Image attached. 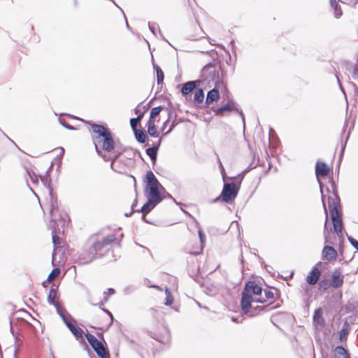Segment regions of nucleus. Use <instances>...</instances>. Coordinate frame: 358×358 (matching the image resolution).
Segmentation results:
<instances>
[{
  "mask_svg": "<svg viewBox=\"0 0 358 358\" xmlns=\"http://www.w3.org/2000/svg\"><path fill=\"white\" fill-rule=\"evenodd\" d=\"M153 287L157 288L158 290H160V291L162 290V288L159 287V286H153Z\"/></svg>",
  "mask_w": 358,
  "mask_h": 358,
  "instance_id": "09e8293b",
  "label": "nucleus"
},
{
  "mask_svg": "<svg viewBox=\"0 0 358 358\" xmlns=\"http://www.w3.org/2000/svg\"><path fill=\"white\" fill-rule=\"evenodd\" d=\"M58 292L57 289L55 287V286H52L49 294L48 296V302L55 306H57L59 305L58 303Z\"/></svg>",
  "mask_w": 358,
  "mask_h": 358,
  "instance_id": "393cba45",
  "label": "nucleus"
},
{
  "mask_svg": "<svg viewBox=\"0 0 358 358\" xmlns=\"http://www.w3.org/2000/svg\"><path fill=\"white\" fill-rule=\"evenodd\" d=\"M350 243L352 245L358 250V241L355 240L354 238L350 239Z\"/></svg>",
  "mask_w": 358,
  "mask_h": 358,
  "instance_id": "79ce46f5",
  "label": "nucleus"
},
{
  "mask_svg": "<svg viewBox=\"0 0 358 358\" xmlns=\"http://www.w3.org/2000/svg\"><path fill=\"white\" fill-rule=\"evenodd\" d=\"M276 291V289L271 287L264 290L265 298L264 297V301H265V305H268V307L272 308V309L274 308V306L271 305L275 301Z\"/></svg>",
  "mask_w": 358,
  "mask_h": 358,
  "instance_id": "a211bd4d",
  "label": "nucleus"
},
{
  "mask_svg": "<svg viewBox=\"0 0 358 358\" xmlns=\"http://www.w3.org/2000/svg\"><path fill=\"white\" fill-rule=\"evenodd\" d=\"M113 321L112 313L104 308H100L92 313L90 326L95 329L106 331L112 324Z\"/></svg>",
  "mask_w": 358,
  "mask_h": 358,
  "instance_id": "7ed1b4c3",
  "label": "nucleus"
},
{
  "mask_svg": "<svg viewBox=\"0 0 358 358\" xmlns=\"http://www.w3.org/2000/svg\"><path fill=\"white\" fill-rule=\"evenodd\" d=\"M23 313H26L27 315H29V313L26 312L25 310H23Z\"/></svg>",
  "mask_w": 358,
  "mask_h": 358,
  "instance_id": "864d4df0",
  "label": "nucleus"
},
{
  "mask_svg": "<svg viewBox=\"0 0 358 358\" xmlns=\"http://www.w3.org/2000/svg\"><path fill=\"white\" fill-rule=\"evenodd\" d=\"M168 122H169V120H166V122H164V127H166V124L168 123Z\"/></svg>",
  "mask_w": 358,
  "mask_h": 358,
  "instance_id": "603ef678",
  "label": "nucleus"
},
{
  "mask_svg": "<svg viewBox=\"0 0 358 358\" xmlns=\"http://www.w3.org/2000/svg\"><path fill=\"white\" fill-rule=\"evenodd\" d=\"M338 298L341 299L342 298V292L341 290L338 291Z\"/></svg>",
  "mask_w": 358,
  "mask_h": 358,
  "instance_id": "a18cd8bd",
  "label": "nucleus"
},
{
  "mask_svg": "<svg viewBox=\"0 0 358 358\" xmlns=\"http://www.w3.org/2000/svg\"><path fill=\"white\" fill-rule=\"evenodd\" d=\"M139 122L137 120V119L136 118H132L130 120V124H131V128L133 129V130H136L137 129H136V127H137V124Z\"/></svg>",
  "mask_w": 358,
  "mask_h": 358,
  "instance_id": "ea45409f",
  "label": "nucleus"
},
{
  "mask_svg": "<svg viewBox=\"0 0 358 358\" xmlns=\"http://www.w3.org/2000/svg\"><path fill=\"white\" fill-rule=\"evenodd\" d=\"M146 182H147V187L146 188H159L160 186V183L156 178L154 173L149 171L146 173Z\"/></svg>",
  "mask_w": 358,
  "mask_h": 358,
  "instance_id": "4be33fe9",
  "label": "nucleus"
},
{
  "mask_svg": "<svg viewBox=\"0 0 358 358\" xmlns=\"http://www.w3.org/2000/svg\"><path fill=\"white\" fill-rule=\"evenodd\" d=\"M219 87L220 85H217L207 93L206 99V104L207 106H210L214 102H216L219 100L220 97Z\"/></svg>",
  "mask_w": 358,
  "mask_h": 358,
  "instance_id": "4468645a",
  "label": "nucleus"
},
{
  "mask_svg": "<svg viewBox=\"0 0 358 358\" xmlns=\"http://www.w3.org/2000/svg\"><path fill=\"white\" fill-rule=\"evenodd\" d=\"M331 169L329 166L323 162L317 161L315 165V174L318 179L320 178H325L330 173Z\"/></svg>",
  "mask_w": 358,
  "mask_h": 358,
  "instance_id": "9b49d317",
  "label": "nucleus"
},
{
  "mask_svg": "<svg viewBox=\"0 0 358 358\" xmlns=\"http://www.w3.org/2000/svg\"><path fill=\"white\" fill-rule=\"evenodd\" d=\"M151 336L162 343H167L170 341L171 334L168 328L164 325H157L150 331Z\"/></svg>",
  "mask_w": 358,
  "mask_h": 358,
  "instance_id": "6e6552de",
  "label": "nucleus"
},
{
  "mask_svg": "<svg viewBox=\"0 0 358 358\" xmlns=\"http://www.w3.org/2000/svg\"><path fill=\"white\" fill-rule=\"evenodd\" d=\"M66 325H67L68 328L69 329V330L71 331V333L75 336V337L77 339H80V338L83 339V335L85 334H84L83 330L80 327L74 325L71 322H66Z\"/></svg>",
  "mask_w": 358,
  "mask_h": 358,
  "instance_id": "b1692460",
  "label": "nucleus"
},
{
  "mask_svg": "<svg viewBox=\"0 0 358 358\" xmlns=\"http://www.w3.org/2000/svg\"><path fill=\"white\" fill-rule=\"evenodd\" d=\"M143 113H141V114L138 115L137 116V117H136V119H137V120H138V122H140V121H141V120L143 118Z\"/></svg>",
  "mask_w": 358,
  "mask_h": 358,
  "instance_id": "c03bdc74",
  "label": "nucleus"
},
{
  "mask_svg": "<svg viewBox=\"0 0 358 358\" xmlns=\"http://www.w3.org/2000/svg\"><path fill=\"white\" fill-rule=\"evenodd\" d=\"M159 203L157 201H155L151 199H148V201L141 207V211L143 213V217L145 216L149 212L151 211L152 209L155 208V206Z\"/></svg>",
  "mask_w": 358,
  "mask_h": 358,
  "instance_id": "cd10ccee",
  "label": "nucleus"
},
{
  "mask_svg": "<svg viewBox=\"0 0 358 358\" xmlns=\"http://www.w3.org/2000/svg\"><path fill=\"white\" fill-rule=\"evenodd\" d=\"M199 236H200L201 241H203V235L202 234V233L201 231H199Z\"/></svg>",
  "mask_w": 358,
  "mask_h": 358,
  "instance_id": "49530a36",
  "label": "nucleus"
},
{
  "mask_svg": "<svg viewBox=\"0 0 358 358\" xmlns=\"http://www.w3.org/2000/svg\"><path fill=\"white\" fill-rule=\"evenodd\" d=\"M220 166H221L222 173H224V169L223 166L222 165V164H220Z\"/></svg>",
  "mask_w": 358,
  "mask_h": 358,
  "instance_id": "8fccbe9b",
  "label": "nucleus"
},
{
  "mask_svg": "<svg viewBox=\"0 0 358 358\" xmlns=\"http://www.w3.org/2000/svg\"><path fill=\"white\" fill-rule=\"evenodd\" d=\"M163 108V106H157L152 108L150 114L149 120H152L155 122V117L160 113Z\"/></svg>",
  "mask_w": 358,
  "mask_h": 358,
  "instance_id": "72a5a7b5",
  "label": "nucleus"
},
{
  "mask_svg": "<svg viewBox=\"0 0 358 358\" xmlns=\"http://www.w3.org/2000/svg\"><path fill=\"white\" fill-rule=\"evenodd\" d=\"M241 306L243 313L250 317L255 316L262 311L272 310V308L265 305L262 288L255 281H249L245 284L242 292Z\"/></svg>",
  "mask_w": 358,
  "mask_h": 358,
  "instance_id": "f257e3e1",
  "label": "nucleus"
},
{
  "mask_svg": "<svg viewBox=\"0 0 358 358\" xmlns=\"http://www.w3.org/2000/svg\"><path fill=\"white\" fill-rule=\"evenodd\" d=\"M199 81H189L185 83L182 87L181 92L183 95L189 94L196 87Z\"/></svg>",
  "mask_w": 358,
  "mask_h": 358,
  "instance_id": "bb28decb",
  "label": "nucleus"
},
{
  "mask_svg": "<svg viewBox=\"0 0 358 358\" xmlns=\"http://www.w3.org/2000/svg\"><path fill=\"white\" fill-rule=\"evenodd\" d=\"M90 125V132L91 133L92 140L94 145L97 143V142L111 132L108 127L101 124L91 123Z\"/></svg>",
  "mask_w": 358,
  "mask_h": 358,
  "instance_id": "1a4fd4ad",
  "label": "nucleus"
},
{
  "mask_svg": "<svg viewBox=\"0 0 358 358\" xmlns=\"http://www.w3.org/2000/svg\"><path fill=\"white\" fill-rule=\"evenodd\" d=\"M52 153L55 157L54 161L51 162L50 168L52 169L54 165H57V167H59L64 155V149L62 147L57 148L52 151Z\"/></svg>",
  "mask_w": 358,
  "mask_h": 358,
  "instance_id": "f3484780",
  "label": "nucleus"
},
{
  "mask_svg": "<svg viewBox=\"0 0 358 358\" xmlns=\"http://www.w3.org/2000/svg\"><path fill=\"white\" fill-rule=\"evenodd\" d=\"M329 284L327 281L325 280H322L320 282V289H322L323 290H326L327 289V288L329 287Z\"/></svg>",
  "mask_w": 358,
  "mask_h": 358,
  "instance_id": "a19ab883",
  "label": "nucleus"
},
{
  "mask_svg": "<svg viewBox=\"0 0 358 358\" xmlns=\"http://www.w3.org/2000/svg\"><path fill=\"white\" fill-rule=\"evenodd\" d=\"M342 15V11L341 8L338 9L337 6L335 8V15L336 17H339Z\"/></svg>",
  "mask_w": 358,
  "mask_h": 358,
  "instance_id": "37998d69",
  "label": "nucleus"
},
{
  "mask_svg": "<svg viewBox=\"0 0 358 358\" xmlns=\"http://www.w3.org/2000/svg\"><path fill=\"white\" fill-rule=\"evenodd\" d=\"M337 199H331L328 197V204L331 217L334 232L340 236H342L343 220L341 213L338 210Z\"/></svg>",
  "mask_w": 358,
  "mask_h": 358,
  "instance_id": "39448f33",
  "label": "nucleus"
},
{
  "mask_svg": "<svg viewBox=\"0 0 358 358\" xmlns=\"http://www.w3.org/2000/svg\"><path fill=\"white\" fill-rule=\"evenodd\" d=\"M159 149V145H155L152 148H149L146 150L147 155L150 157L152 162L155 164L157 160V151Z\"/></svg>",
  "mask_w": 358,
  "mask_h": 358,
  "instance_id": "c756f323",
  "label": "nucleus"
},
{
  "mask_svg": "<svg viewBox=\"0 0 358 358\" xmlns=\"http://www.w3.org/2000/svg\"><path fill=\"white\" fill-rule=\"evenodd\" d=\"M321 275V271L315 266L306 277V282L310 285H315L319 280Z\"/></svg>",
  "mask_w": 358,
  "mask_h": 358,
  "instance_id": "dca6fc26",
  "label": "nucleus"
},
{
  "mask_svg": "<svg viewBox=\"0 0 358 358\" xmlns=\"http://www.w3.org/2000/svg\"><path fill=\"white\" fill-rule=\"evenodd\" d=\"M327 358H350V354L342 346H337L334 348Z\"/></svg>",
  "mask_w": 358,
  "mask_h": 358,
  "instance_id": "2eb2a0df",
  "label": "nucleus"
},
{
  "mask_svg": "<svg viewBox=\"0 0 358 358\" xmlns=\"http://www.w3.org/2000/svg\"><path fill=\"white\" fill-rule=\"evenodd\" d=\"M165 294H166V298H165L164 304L166 306L172 305L174 301V297H173V294H171V291L169 290V289H168L167 287L165 289Z\"/></svg>",
  "mask_w": 358,
  "mask_h": 358,
  "instance_id": "473e14b6",
  "label": "nucleus"
},
{
  "mask_svg": "<svg viewBox=\"0 0 358 358\" xmlns=\"http://www.w3.org/2000/svg\"><path fill=\"white\" fill-rule=\"evenodd\" d=\"M21 310L17 311L12 317L10 318V329L14 333L15 330H18L21 329L22 327V320H19L20 317L16 315L20 313Z\"/></svg>",
  "mask_w": 358,
  "mask_h": 358,
  "instance_id": "a878e982",
  "label": "nucleus"
},
{
  "mask_svg": "<svg viewBox=\"0 0 358 358\" xmlns=\"http://www.w3.org/2000/svg\"><path fill=\"white\" fill-rule=\"evenodd\" d=\"M238 189L235 183H225L220 194L222 201L229 203L234 200L238 194Z\"/></svg>",
  "mask_w": 358,
  "mask_h": 358,
  "instance_id": "9d476101",
  "label": "nucleus"
},
{
  "mask_svg": "<svg viewBox=\"0 0 358 358\" xmlns=\"http://www.w3.org/2000/svg\"><path fill=\"white\" fill-rule=\"evenodd\" d=\"M172 129H173V126H172V127H171V128H170V129H169L166 132H165V134H169V132H171V131L172 130Z\"/></svg>",
  "mask_w": 358,
  "mask_h": 358,
  "instance_id": "de8ad7c7",
  "label": "nucleus"
},
{
  "mask_svg": "<svg viewBox=\"0 0 358 358\" xmlns=\"http://www.w3.org/2000/svg\"><path fill=\"white\" fill-rule=\"evenodd\" d=\"M60 269L59 268H55L48 276V281L51 282L54 280L60 274Z\"/></svg>",
  "mask_w": 358,
  "mask_h": 358,
  "instance_id": "c9c22d12",
  "label": "nucleus"
},
{
  "mask_svg": "<svg viewBox=\"0 0 358 358\" xmlns=\"http://www.w3.org/2000/svg\"><path fill=\"white\" fill-rule=\"evenodd\" d=\"M344 283V275L339 270H334L331 275L329 286L333 288H341Z\"/></svg>",
  "mask_w": 358,
  "mask_h": 358,
  "instance_id": "f8f14e48",
  "label": "nucleus"
},
{
  "mask_svg": "<svg viewBox=\"0 0 358 358\" xmlns=\"http://www.w3.org/2000/svg\"><path fill=\"white\" fill-rule=\"evenodd\" d=\"M322 258L329 262L336 261L338 257L336 250L331 246L326 245L322 252Z\"/></svg>",
  "mask_w": 358,
  "mask_h": 358,
  "instance_id": "ddd939ff",
  "label": "nucleus"
},
{
  "mask_svg": "<svg viewBox=\"0 0 358 358\" xmlns=\"http://www.w3.org/2000/svg\"><path fill=\"white\" fill-rule=\"evenodd\" d=\"M204 92L202 89H196L194 95V101L196 106H200L204 100Z\"/></svg>",
  "mask_w": 358,
  "mask_h": 358,
  "instance_id": "c85d7f7f",
  "label": "nucleus"
},
{
  "mask_svg": "<svg viewBox=\"0 0 358 358\" xmlns=\"http://www.w3.org/2000/svg\"><path fill=\"white\" fill-rule=\"evenodd\" d=\"M53 358H55V357H53Z\"/></svg>",
  "mask_w": 358,
  "mask_h": 358,
  "instance_id": "5fc2aeb1",
  "label": "nucleus"
},
{
  "mask_svg": "<svg viewBox=\"0 0 358 358\" xmlns=\"http://www.w3.org/2000/svg\"><path fill=\"white\" fill-rule=\"evenodd\" d=\"M52 243L55 246V250L53 252V258H55V256L57 255V252L59 250V248H66L67 245L64 240L60 238L57 235L55 231H54L52 234Z\"/></svg>",
  "mask_w": 358,
  "mask_h": 358,
  "instance_id": "5701e85b",
  "label": "nucleus"
},
{
  "mask_svg": "<svg viewBox=\"0 0 358 358\" xmlns=\"http://www.w3.org/2000/svg\"><path fill=\"white\" fill-rule=\"evenodd\" d=\"M323 206L325 207V199L324 197L322 199Z\"/></svg>",
  "mask_w": 358,
  "mask_h": 358,
  "instance_id": "3c124183",
  "label": "nucleus"
},
{
  "mask_svg": "<svg viewBox=\"0 0 358 358\" xmlns=\"http://www.w3.org/2000/svg\"><path fill=\"white\" fill-rule=\"evenodd\" d=\"M157 72V79L158 84L162 83L164 80V72L161 69V68L158 66L155 67Z\"/></svg>",
  "mask_w": 358,
  "mask_h": 358,
  "instance_id": "e433bc0d",
  "label": "nucleus"
},
{
  "mask_svg": "<svg viewBox=\"0 0 358 358\" xmlns=\"http://www.w3.org/2000/svg\"><path fill=\"white\" fill-rule=\"evenodd\" d=\"M313 322L315 326L323 327L325 324V320L323 317V311L321 308L315 310L313 315Z\"/></svg>",
  "mask_w": 358,
  "mask_h": 358,
  "instance_id": "aec40b11",
  "label": "nucleus"
},
{
  "mask_svg": "<svg viewBox=\"0 0 358 358\" xmlns=\"http://www.w3.org/2000/svg\"><path fill=\"white\" fill-rule=\"evenodd\" d=\"M94 146L96 152L99 156L101 157L106 162H111V167H113L115 162L121 155L120 152H115V155L113 157L107 158L106 156L102 152V150H103L108 153H113L115 151V141L111 132L108 134L107 136H106L101 141L97 142V143H96Z\"/></svg>",
  "mask_w": 358,
  "mask_h": 358,
  "instance_id": "f03ea898",
  "label": "nucleus"
},
{
  "mask_svg": "<svg viewBox=\"0 0 358 358\" xmlns=\"http://www.w3.org/2000/svg\"><path fill=\"white\" fill-rule=\"evenodd\" d=\"M99 257V255L96 252L92 244L90 243L89 240H87L83 250L78 256L80 263L82 264H90Z\"/></svg>",
  "mask_w": 358,
  "mask_h": 358,
  "instance_id": "0eeeda50",
  "label": "nucleus"
},
{
  "mask_svg": "<svg viewBox=\"0 0 358 358\" xmlns=\"http://www.w3.org/2000/svg\"><path fill=\"white\" fill-rule=\"evenodd\" d=\"M148 132L151 136H157V129L155 125V122L152 120H148L147 123Z\"/></svg>",
  "mask_w": 358,
  "mask_h": 358,
  "instance_id": "7c9ffc66",
  "label": "nucleus"
},
{
  "mask_svg": "<svg viewBox=\"0 0 358 358\" xmlns=\"http://www.w3.org/2000/svg\"><path fill=\"white\" fill-rule=\"evenodd\" d=\"M145 195L148 199H151L158 203L162 199L159 192V188H146Z\"/></svg>",
  "mask_w": 358,
  "mask_h": 358,
  "instance_id": "412c9836",
  "label": "nucleus"
},
{
  "mask_svg": "<svg viewBox=\"0 0 358 358\" xmlns=\"http://www.w3.org/2000/svg\"><path fill=\"white\" fill-rule=\"evenodd\" d=\"M214 113L217 116L222 117L224 115V113L231 112L234 110L235 106L233 101H228L225 105L222 107L213 109L212 107Z\"/></svg>",
  "mask_w": 358,
  "mask_h": 358,
  "instance_id": "6ab92c4d",
  "label": "nucleus"
},
{
  "mask_svg": "<svg viewBox=\"0 0 358 358\" xmlns=\"http://www.w3.org/2000/svg\"><path fill=\"white\" fill-rule=\"evenodd\" d=\"M113 294H115V289L113 288H108L107 291L104 292L105 300L107 301L108 297Z\"/></svg>",
  "mask_w": 358,
  "mask_h": 358,
  "instance_id": "58836bf2",
  "label": "nucleus"
},
{
  "mask_svg": "<svg viewBox=\"0 0 358 358\" xmlns=\"http://www.w3.org/2000/svg\"><path fill=\"white\" fill-rule=\"evenodd\" d=\"M26 170L31 179H33L31 174L36 178V180H37L38 176H41V172L37 168L26 167Z\"/></svg>",
  "mask_w": 358,
  "mask_h": 358,
  "instance_id": "f704fd0d",
  "label": "nucleus"
},
{
  "mask_svg": "<svg viewBox=\"0 0 358 358\" xmlns=\"http://www.w3.org/2000/svg\"><path fill=\"white\" fill-rule=\"evenodd\" d=\"M85 335L90 346L99 358H110L108 348L101 341H99L93 334L88 332Z\"/></svg>",
  "mask_w": 358,
  "mask_h": 358,
  "instance_id": "423d86ee",
  "label": "nucleus"
},
{
  "mask_svg": "<svg viewBox=\"0 0 358 358\" xmlns=\"http://www.w3.org/2000/svg\"><path fill=\"white\" fill-rule=\"evenodd\" d=\"M187 251L189 254L199 255L201 252V248L200 246H198L196 249H192L190 247H188L187 248Z\"/></svg>",
  "mask_w": 358,
  "mask_h": 358,
  "instance_id": "4c0bfd02",
  "label": "nucleus"
},
{
  "mask_svg": "<svg viewBox=\"0 0 358 358\" xmlns=\"http://www.w3.org/2000/svg\"><path fill=\"white\" fill-rule=\"evenodd\" d=\"M88 240L99 257L103 255V251L108 250L109 246L117 242V238L114 234L104 237H100L97 234H94Z\"/></svg>",
  "mask_w": 358,
  "mask_h": 358,
  "instance_id": "20e7f679",
  "label": "nucleus"
},
{
  "mask_svg": "<svg viewBox=\"0 0 358 358\" xmlns=\"http://www.w3.org/2000/svg\"><path fill=\"white\" fill-rule=\"evenodd\" d=\"M134 131L136 140L141 143H144L146 139V134H145L144 131L142 129H136Z\"/></svg>",
  "mask_w": 358,
  "mask_h": 358,
  "instance_id": "2f4dec72",
  "label": "nucleus"
}]
</instances>
